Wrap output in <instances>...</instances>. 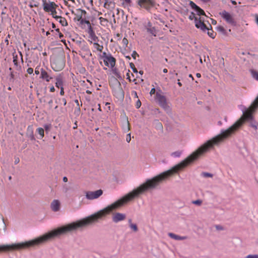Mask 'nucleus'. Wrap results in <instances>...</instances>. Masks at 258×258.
<instances>
[{
    "label": "nucleus",
    "mask_w": 258,
    "mask_h": 258,
    "mask_svg": "<svg viewBox=\"0 0 258 258\" xmlns=\"http://www.w3.org/2000/svg\"><path fill=\"white\" fill-rule=\"evenodd\" d=\"M141 105H142V103H141V101L139 99H138L136 104V108L138 109L139 108L141 107Z\"/></svg>",
    "instance_id": "42"
},
{
    "label": "nucleus",
    "mask_w": 258,
    "mask_h": 258,
    "mask_svg": "<svg viewBox=\"0 0 258 258\" xmlns=\"http://www.w3.org/2000/svg\"><path fill=\"white\" fill-rule=\"evenodd\" d=\"M201 175L203 177H206V178H207V177H213V174H211L210 173H208V172H202Z\"/></svg>",
    "instance_id": "33"
},
{
    "label": "nucleus",
    "mask_w": 258,
    "mask_h": 258,
    "mask_svg": "<svg viewBox=\"0 0 258 258\" xmlns=\"http://www.w3.org/2000/svg\"><path fill=\"white\" fill-rule=\"evenodd\" d=\"M20 251V242L0 245V252Z\"/></svg>",
    "instance_id": "5"
},
{
    "label": "nucleus",
    "mask_w": 258,
    "mask_h": 258,
    "mask_svg": "<svg viewBox=\"0 0 258 258\" xmlns=\"http://www.w3.org/2000/svg\"><path fill=\"white\" fill-rule=\"evenodd\" d=\"M251 73L253 78H254L257 81H258V72H257L255 70H252L251 71Z\"/></svg>",
    "instance_id": "32"
},
{
    "label": "nucleus",
    "mask_w": 258,
    "mask_h": 258,
    "mask_svg": "<svg viewBox=\"0 0 258 258\" xmlns=\"http://www.w3.org/2000/svg\"><path fill=\"white\" fill-rule=\"evenodd\" d=\"M220 15L228 23L231 24L233 26H236L237 23L232 15L225 10L220 13Z\"/></svg>",
    "instance_id": "9"
},
{
    "label": "nucleus",
    "mask_w": 258,
    "mask_h": 258,
    "mask_svg": "<svg viewBox=\"0 0 258 258\" xmlns=\"http://www.w3.org/2000/svg\"><path fill=\"white\" fill-rule=\"evenodd\" d=\"M117 83V86L113 89V95L118 100H123L124 97V92L122 88L121 84L117 79L114 78Z\"/></svg>",
    "instance_id": "4"
},
{
    "label": "nucleus",
    "mask_w": 258,
    "mask_h": 258,
    "mask_svg": "<svg viewBox=\"0 0 258 258\" xmlns=\"http://www.w3.org/2000/svg\"><path fill=\"white\" fill-rule=\"evenodd\" d=\"M124 2L127 4H130L131 3V0H124Z\"/></svg>",
    "instance_id": "62"
},
{
    "label": "nucleus",
    "mask_w": 258,
    "mask_h": 258,
    "mask_svg": "<svg viewBox=\"0 0 258 258\" xmlns=\"http://www.w3.org/2000/svg\"><path fill=\"white\" fill-rule=\"evenodd\" d=\"M130 66L131 68L133 70V71L134 73H138V70L136 68L135 64L133 62L130 63Z\"/></svg>",
    "instance_id": "37"
},
{
    "label": "nucleus",
    "mask_w": 258,
    "mask_h": 258,
    "mask_svg": "<svg viewBox=\"0 0 258 258\" xmlns=\"http://www.w3.org/2000/svg\"><path fill=\"white\" fill-rule=\"evenodd\" d=\"M243 122V119L241 117L228 129L222 131L221 134L207 141L179 163L151 179H147L139 186L134 189L110 205L98 211V219L120 208L134 199L139 198L141 195L146 191L156 188L163 181L178 173L180 171L183 170L188 165L198 159L200 156L203 155L210 149L213 148L215 145H218L220 143L234 135L242 125Z\"/></svg>",
    "instance_id": "1"
},
{
    "label": "nucleus",
    "mask_w": 258,
    "mask_h": 258,
    "mask_svg": "<svg viewBox=\"0 0 258 258\" xmlns=\"http://www.w3.org/2000/svg\"><path fill=\"white\" fill-rule=\"evenodd\" d=\"M122 42L125 46V47H127L128 41V40L126 38L124 37L123 38Z\"/></svg>",
    "instance_id": "40"
},
{
    "label": "nucleus",
    "mask_w": 258,
    "mask_h": 258,
    "mask_svg": "<svg viewBox=\"0 0 258 258\" xmlns=\"http://www.w3.org/2000/svg\"><path fill=\"white\" fill-rule=\"evenodd\" d=\"M63 67V63L62 62H61V65L59 67V69L61 70Z\"/></svg>",
    "instance_id": "63"
},
{
    "label": "nucleus",
    "mask_w": 258,
    "mask_h": 258,
    "mask_svg": "<svg viewBox=\"0 0 258 258\" xmlns=\"http://www.w3.org/2000/svg\"><path fill=\"white\" fill-rule=\"evenodd\" d=\"M20 162V159H19V158L18 157H15V161H14V163L15 164H17L18 163H19Z\"/></svg>",
    "instance_id": "51"
},
{
    "label": "nucleus",
    "mask_w": 258,
    "mask_h": 258,
    "mask_svg": "<svg viewBox=\"0 0 258 258\" xmlns=\"http://www.w3.org/2000/svg\"><path fill=\"white\" fill-rule=\"evenodd\" d=\"M43 6L45 12H51L52 17H54V13H56V8L57 7L54 2L47 3L45 0H43Z\"/></svg>",
    "instance_id": "8"
},
{
    "label": "nucleus",
    "mask_w": 258,
    "mask_h": 258,
    "mask_svg": "<svg viewBox=\"0 0 258 258\" xmlns=\"http://www.w3.org/2000/svg\"><path fill=\"white\" fill-rule=\"evenodd\" d=\"M86 198L88 200H93L97 198V191H87L86 193Z\"/></svg>",
    "instance_id": "17"
},
{
    "label": "nucleus",
    "mask_w": 258,
    "mask_h": 258,
    "mask_svg": "<svg viewBox=\"0 0 258 258\" xmlns=\"http://www.w3.org/2000/svg\"><path fill=\"white\" fill-rule=\"evenodd\" d=\"M252 106V103L248 109H247L243 114L245 119L249 121V126L253 128L255 130L257 129L258 122L253 119L252 112L254 111L257 108Z\"/></svg>",
    "instance_id": "2"
},
{
    "label": "nucleus",
    "mask_w": 258,
    "mask_h": 258,
    "mask_svg": "<svg viewBox=\"0 0 258 258\" xmlns=\"http://www.w3.org/2000/svg\"><path fill=\"white\" fill-rule=\"evenodd\" d=\"M103 194V190L101 189H98V198L100 197Z\"/></svg>",
    "instance_id": "49"
},
{
    "label": "nucleus",
    "mask_w": 258,
    "mask_h": 258,
    "mask_svg": "<svg viewBox=\"0 0 258 258\" xmlns=\"http://www.w3.org/2000/svg\"><path fill=\"white\" fill-rule=\"evenodd\" d=\"M129 125H130V123H129V122L128 121V119L127 118L126 120L124 122V124H123V130L124 131H125V130H127V131L130 130V126Z\"/></svg>",
    "instance_id": "30"
},
{
    "label": "nucleus",
    "mask_w": 258,
    "mask_h": 258,
    "mask_svg": "<svg viewBox=\"0 0 258 258\" xmlns=\"http://www.w3.org/2000/svg\"><path fill=\"white\" fill-rule=\"evenodd\" d=\"M153 125L155 128L158 130L160 131L161 133H163V127L162 123L159 121L158 119H155L153 122Z\"/></svg>",
    "instance_id": "15"
},
{
    "label": "nucleus",
    "mask_w": 258,
    "mask_h": 258,
    "mask_svg": "<svg viewBox=\"0 0 258 258\" xmlns=\"http://www.w3.org/2000/svg\"><path fill=\"white\" fill-rule=\"evenodd\" d=\"M55 91V88L53 86H52L50 88V91L51 92H53L54 91Z\"/></svg>",
    "instance_id": "59"
},
{
    "label": "nucleus",
    "mask_w": 258,
    "mask_h": 258,
    "mask_svg": "<svg viewBox=\"0 0 258 258\" xmlns=\"http://www.w3.org/2000/svg\"><path fill=\"white\" fill-rule=\"evenodd\" d=\"M187 1L189 3L188 5L191 8V9L196 12V14L197 15L199 16H206L205 11L202 8H201L199 6L196 4L194 2L190 0Z\"/></svg>",
    "instance_id": "11"
},
{
    "label": "nucleus",
    "mask_w": 258,
    "mask_h": 258,
    "mask_svg": "<svg viewBox=\"0 0 258 258\" xmlns=\"http://www.w3.org/2000/svg\"><path fill=\"white\" fill-rule=\"evenodd\" d=\"M35 73L36 74V75H38L39 74V70L37 68H36L35 69Z\"/></svg>",
    "instance_id": "58"
},
{
    "label": "nucleus",
    "mask_w": 258,
    "mask_h": 258,
    "mask_svg": "<svg viewBox=\"0 0 258 258\" xmlns=\"http://www.w3.org/2000/svg\"><path fill=\"white\" fill-rule=\"evenodd\" d=\"M137 4L141 8L150 12L151 8L155 6L156 2L155 0H138Z\"/></svg>",
    "instance_id": "7"
},
{
    "label": "nucleus",
    "mask_w": 258,
    "mask_h": 258,
    "mask_svg": "<svg viewBox=\"0 0 258 258\" xmlns=\"http://www.w3.org/2000/svg\"><path fill=\"white\" fill-rule=\"evenodd\" d=\"M215 228L217 230H224V227L220 225H215Z\"/></svg>",
    "instance_id": "43"
},
{
    "label": "nucleus",
    "mask_w": 258,
    "mask_h": 258,
    "mask_svg": "<svg viewBox=\"0 0 258 258\" xmlns=\"http://www.w3.org/2000/svg\"><path fill=\"white\" fill-rule=\"evenodd\" d=\"M192 203L196 205L201 206L202 204V201L201 200L198 199V200L192 201Z\"/></svg>",
    "instance_id": "36"
},
{
    "label": "nucleus",
    "mask_w": 258,
    "mask_h": 258,
    "mask_svg": "<svg viewBox=\"0 0 258 258\" xmlns=\"http://www.w3.org/2000/svg\"><path fill=\"white\" fill-rule=\"evenodd\" d=\"M216 30H217V31L218 32L221 33L222 34H223L224 35H227L226 30L222 26H218L216 27Z\"/></svg>",
    "instance_id": "24"
},
{
    "label": "nucleus",
    "mask_w": 258,
    "mask_h": 258,
    "mask_svg": "<svg viewBox=\"0 0 258 258\" xmlns=\"http://www.w3.org/2000/svg\"><path fill=\"white\" fill-rule=\"evenodd\" d=\"M105 2L104 7L107 9L114 8L115 7V3L113 0H105Z\"/></svg>",
    "instance_id": "18"
},
{
    "label": "nucleus",
    "mask_w": 258,
    "mask_h": 258,
    "mask_svg": "<svg viewBox=\"0 0 258 258\" xmlns=\"http://www.w3.org/2000/svg\"><path fill=\"white\" fill-rule=\"evenodd\" d=\"M37 132L40 136V139H42L44 136V131L42 127H39L37 129Z\"/></svg>",
    "instance_id": "28"
},
{
    "label": "nucleus",
    "mask_w": 258,
    "mask_h": 258,
    "mask_svg": "<svg viewBox=\"0 0 258 258\" xmlns=\"http://www.w3.org/2000/svg\"><path fill=\"white\" fill-rule=\"evenodd\" d=\"M195 26L197 28L200 29L202 32H206L209 30V28L204 23V19L202 17L195 19Z\"/></svg>",
    "instance_id": "10"
},
{
    "label": "nucleus",
    "mask_w": 258,
    "mask_h": 258,
    "mask_svg": "<svg viewBox=\"0 0 258 258\" xmlns=\"http://www.w3.org/2000/svg\"><path fill=\"white\" fill-rule=\"evenodd\" d=\"M107 56H108V53H106L105 52H103L102 53V54H99V57L98 58V59L99 61V63L101 66H103L102 59L104 58L105 57H107Z\"/></svg>",
    "instance_id": "26"
},
{
    "label": "nucleus",
    "mask_w": 258,
    "mask_h": 258,
    "mask_svg": "<svg viewBox=\"0 0 258 258\" xmlns=\"http://www.w3.org/2000/svg\"><path fill=\"white\" fill-rule=\"evenodd\" d=\"M102 60H106L110 63V68H113L116 63V59L110 54L108 53V56L105 57Z\"/></svg>",
    "instance_id": "13"
},
{
    "label": "nucleus",
    "mask_w": 258,
    "mask_h": 258,
    "mask_svg": "<svg viewBox=\"0 0 258 258\" xmlns=\"http://www.w3.org/2000/svg\"><path fill=\"white\" fill-rule=\"evenodd\" d=\"M210 28H209V30H207V34L208 35V36L209 37H210L211 38L214 39L216 37V33L215 32L213 29H212V26L210 24Z\"/></svg>",
    "instance_id": "22"
},
{
    "label": "nucleus",
    "mask_w": 258,
    "mask_h": 258,
    "mask_svg": "<svg viewBox=\"0 0 258 258\" xmlns=\"http://www.w3.org/2000/svg\"><path fill=\"white\" fill-rule=\"evenodd\" d=\"M60 203L57 200H53L50 205L51 210L54 212L58 211L60 209Z\"/></svg>",
    "instance_id": "14"
},
{
    "label": "nucleus",
    "mask_w": 258,
    "mask_h": 258,
    "mask_svg": "<svg viewBox=\"0 0 258 258\" xmlns=\"http://www.w3.org/2000/svg\"><path fill=\"white\" fill-rule=\"evenodd\" d=\"M98 19L100 20V23L102 26H106L108 24V20L106 19L103 18L102 17H99Z\"/></svg>",
    "instance_id": "27"
},
{
    "label": "nucleus",
    "mask_w": 258,
    "mask_h": 258,
    "mask_svg": "<svg viewBox=\"0 0 258 258\" xmlns=\"http://www.w3.org/2000/svg\"><path fill=\"white\" fill-rule=\"evenodd\" d=\"M168 235L170 238L176 240H182L187 238V236H181L173 233H168Z\"/></svg>",
    "instance_id": "16"
},
{
    "label": "nucleus",
    "mask_w": 258,
    "mask_h": 258,
    "mask_svg": "<svg viewBox=\"0 0 258 258\" xmlns=\"http://www.w3.org/2000/svg\"><path fill=\"white\" fill-rule=\"evenodd\" d=\"M252 106H254L255 108L258 107V96L252 102Z\"/></svg>",
    "instance_id": "38"
},
{
    "label": "nucleus",
    "mask_w": 258,
    "mask_h": 258,
    "mask_svg": "<svg viewBox=\"0 0 258 258\" xmlns=\"http://www.w3.org/2000/svg\"><path fill=\"white\" fill-rule=\"evenodd\" d=\"M163 72L164 73H167L168 72V70L167 69H164Z\"/></svg>",
    "instance_id": "64"
},
{
    "label": "nucleus",
    "mask_w": 258,
    "mask_h": 258,
    "mask_svg": "<svg viewBox=\"0 0 258 258\" xmlns=\"http://www.w3.org/2000/svg\"><path fill=\"white\" fill-rule=\"evenodd\" d=\"M44 127L45 130L46 132H48V131H49L50 128H51V125L50 124H45L44 125Z\"/></svg>",
    "instance_id": "41"
},
{
    "label": "nucleus",
    "mask_w": 258,
    "mask_h": 258,
    "mask_svg": "<svg viewBox=\"0 0 258 258\" xmlns=\"http://www.w3.org/2000/svg\"><path fill=\"white\" fill-rule=\"evenodd\" d=\"M180 80L179 79H177V84L179 87H181L182 86V83L180 82Z\"/></svg>",
    "instance_id": "55"
},
{
    "label": "nucleus",
    "mask_w": 258,
    "mask_h": 258,
    "mask_svg": "<svg viewBox=\"0 0 258 258\" xmlns=\"http://www.w3.org/2000/svg\"><path fill=\"white\" fill-rule=\"evenodd\" d=\"M244 258H258V254H249Z\"/></svg>",
    "instance_id": "39"
},
{
    "label": "nucleus",
    "mask_w": 258,
    "mask_h": 258,
    "mask_svg": "<svg viewBox=\"0 0 258 258\" xmlns=\"http://www.w3.org/2000/svg\"><path fill=\"white\" fill-rule=\"evenodd\" d=\"M85 23L88 25L89 27L88 29V40L90 42L91 44H92L95 48H97V41H96V37L95 35V33L93 31V26H95L93 23H92V26L91 25L90 22L89 21H85Z\"/></svg>",
    "instance_id": "3"
},
{
    "label": "nucleus",
    "mask_w": 258,
    "mask_h": 258,
    "mask_svg": "<svg viewBox=\"0 0 258 258\" xmlns=\"http://www.w3.org/2000/svg\"><path fill=\"white\" fill-rule=\"evenodd\" d=\"M147 31L148 33L152 34L154 36H156L157 31L155 27H152V28H149L147 29Z\"/></svg>",
    "instance_id": "23"
},
{
    "label": "nucleus",
    "mask_w": 258,
    "mask_h": 258,
    "mask_svg": "<svg viewBox=\"0 0 258 258\" xmlns=\"http://www.w3.org/2000/svg\"><path fill=\"white\" fill-rule=\"evenodd\" d=\"M41 78L45 80L47 82H49L52 78L50 77L48 73L44 70L42 69L41 72Z\"/></svg>",
    "instance_id": "19"
},
{
    "label": "nucleus",
    "mask_w": 258,
    "mask_h": 258,
    "mask_svg": "<svg viewBox=\"0 0 258 258\" xmlns=\"http://www.w3.org/2000/svg\"><path fill=\"white\" fill-rule=\"evenodd\" d=\"M63 181L64 182H67L68 181V178L66 176L63 177Z\"/></svg>",
    "instance_id": "61"
},
{
    "label": "nucleus",
    "mask_w": 258,
    "mask_h": 258,
    "mask_svg": "<svg viewBox=\"0 0 258 258\" xmlns=\"http://www.w3.org/2000/svg\"><path fill=\"white\" fill-rule=\"evenodd\" d=\"M60 94L61 95H64V91H63V87H61V88H60Z\"/></svg>",
    "instance_id": "56"
},
{
    "label": "nucleus",
    "mask_w": 258,
    "mask_h": 258,
    "mask_svg": "<svg viewBox=\"0 0 258 258\" xmlns=\"http://www.w3.org/2000/svg\"><path fill=\"white\" fill-rule=\"evenodd\" d=\"M130 72V71L128 70V72L126 73V76H127V79H128L130 82H131L132 80H131L130 77V73H129Z\"/></svg>",
    "instance_id": "53"
},
{
    "label": "nucleus",
    "mask_w": 258,
    "mask_h": 258,
    "mask_svg": "<svg viewBox=\"0 0 258 258\" xmlns=\"http://www.w3.org/2000/svg\"><path fill=\"white\" fill-rule=\"evenodd\" d=\"M18 55L13 54V62L14 63V65L17 67H18Z\"/></svg>",
    "instance_id": "35"
},
{
    "label": "nucleus",
    "mask_w": 258,
    "mask_h": 258,
    "mask_svg": "<svg viewBox=\"0 0 258 258\" xmlns=\"http://www.w3.org/2000/svg\"><path fill=\"white\" fill-rule=\"evenodd\" d=\"M196 18H199L196 16V14L194 12H191L190 15L188 17V19L190 20H194V21L195 22Z\"/></svg>",
    "instance_id": "34"
},
{
    "label": "nucleus",
    "mask_w": 258,
    "mask_h": 258,
    "mask_svg": "<svg viewBox=\"0 0 258 258\" xmlns=\"http://www.w3.org/2000/svg\"><path fill=\"white\" fill-rule=\"evenodd\" d=\"M103 49L102 45H100L98 44V51H100L102 53V49Z\"/></svg>",
    "instance_id": "52"
},
{
    "label": "nucleus",
    "mask_w": 258,
    "mask_h": 258,
    "mask_svg": "<svg viewBox=\"0 0 258 258\" xmlns=\"http://www.w3.org/2000/svg\"><path fill=\"white\" fill-rule=\"evenodd\" d=\"M129 227L134 232H137L138 231V227L136 224L131 223V224L129 225Z\"/></svg>",
    "instance_id": "29"
},
{
    "label": "nucleus",
    "mask_w": 258,
    "mask_h": 258,
    "mask_svg": "<svg viewBox=\"0 0 258 258\" xmlns=\"http://www.w3.org/2000/svg\"><path fill=\"white\" fill-rule=\"evenodd\" d=\"M61 101L63 103L64 105H66L67 104V101H66V99L62 98L61 99Z\"/></svg>",
    "instance_id": "57"
},
{
    "label": "nucleus",
    "mask_w": 258,
    "mask_h": 258,
    "mask_svg": "<svg viewBox=\"0 0 258 258\" xmlns=\"http://www.w3.org/2000/svg\"><path fill=\"white\" fill-rule=\"evenodd\" d=\"M152 23L151 22H148L146 27L147 29V28H152Z\"/></svg>",
    "instance_id": "48"
},
{
    "label": "nucleus",
    "mask_w": 258,
    "mask_h": 258,
    "mask_svg": "<svg viewBox=\"0 0 258 258\" xmlns=\"http://www.w3.org/2000/svg\"><path fill=\"white\" fill-rule=\"evenodd\" d=\"M76 19L78 20V21H80L81 20V22L82 23L83 22V20L82 19V16H77Z\"/></svg>",
    "instance_id": "54"
},
{
    "label": "nucleus",
    "mask_w": 258,
    "mask_h": 258,
    "mask_svg": "<svg viewBox=\"0 0 258 258\" xmlns=\"http://www.w3.org/2000/svg\"><path fill=\"white\" fill-rule=\"evenodd\" d=\"M55 86L58 88L63 87L62 81L61 78L58 77L56 79Z\"/></svg>",
    "instance_id": "25"
},
{
    "label": "nucleus",
    "mask_w": 258,
    "mask_h": 258,
    "mask_svg": "<svg viewBox=\"0 0 258 258\" xmlns=\"http://www.w3.org/2000/svg\"><path fill=\"white\" fill-rule=\"evenodd\" d=\"M102 62H104L105 66L110 67V63L109 62H108L106 60H102Z\"/></svg>",
    "instance_id": "47"
},
{
    "label": "nucleus",
    "mask_w": 258,
    "mask_h": 258,
    "mask_svg": "<svg viewBox=\"0 0 258 258\" xmlns=\"http://www.w3.org/2000/svg\"><path fill=\"white\" fill-rule=\"evenodd\" d=\"M27 72L28 74H32L33 73V69L31 68H29L27 69Z\"/></svg>",
    "instance_id": "46"
},
{
    "label": "nucleus",
    "mask_w": 258,
    "mask_h": 258,
    "mask_svg": "<svg viewBox=\"0 0 258 258\" xmlns=\"http://www.w3.org/2000/svg\"><path fill=\"white\" fill-rule=\"evenodd\" d=\"M156 92V89L155 88H153L151 89L150 94L152 95L153 94H154Z\"/></svg>",
    "instance_id": "50"
},
{
    "label": "nucleus",
    "mask_w": 258,
    "mask_h": 258,
    "mask_svg": "<svg viewBox=\"0 0 258 258\" xmlns=\"http://www.w3.org/2000/svg\"><path fill=\"white\" fill-rule=\"evenodd\" d=\"M131 140V133H129L127 134L126 137V141L127 143H130Z\"/></svg>",
    "instance_id": "44"
},
{
    "label": "nucleus",
    "mask_w": 258,
    "mask_h": 258,
    "mask_svg": "<svg viewBox=\"0 0 258 258\" xmlns=\"http://www.w3.org/2000/svg\"><path fill=\"white\" fill-rule=\"evenodd\" d=\"M112 73L119 80H122V77L119 72L118 68L116 67L111 68Z\"/></svg>",
    "instance_id": "21"
},
{
    "label": "nucleus",
    "mask_w": 258,
    "mask_h": 258,
    "mask_svg": "<svg viewBox=\"0 0 258 258\" xmlns=\"http://www.w3.org/2000/svg\"><path fill=\"white\" fill-rule=\"evenodd\" d=\"M126 218L124 214L120 213H116L112 217V221L115 223H117L119 221L124 220Z\"/></svg>",
    "instance_id": "12"
},
{
    "label": "nucleus",
    "mask_w": 258,
    "mask_h": 258,
    "mask_svg": "<svg viewBox=\"0 0 258 258\" xmlns=\"http://www.w3.org/2000/svg\"><path fill=\"white\" fill-rule=\"evenodd\" d=\"M161 90L159 89L156 93L155 99L158 102L159 105L165 110H168L169 109V106L167 103V99L165 96L161 95L159 92H161Z\"/></svg>",
    "instance_id": "6"
},
{
    "label": "nucleus",
    "mask_w": 258,
    "mask_h": 258,
    "mask_svg": "<svg viewBox=\"0 0 258 258\" xmlns=\"http://www.w3.org/2000/svg\"><path fill=\"white\" fill-rule=\"evenodd\" d=\"M56 20H59V22L62 25V26H66L68 25V22L66 19V18L62 17L61 16H54L53 17Z\"/></svg>",
    "instance_id": "20"
},
{
    "label": "nucleus",
    "mask_w": 258,
    "mask_h": 258,
    "mask_svg": "<svg viewBox=\"0 0 258 258\" xmlns=\"http://www.w3.org/2000/svg\"><path fill=\"white\" fill-rule=\"evenodd\" d=\"M136 56H139V54L137 53V52L135 50H134V51H133V53H132V56L133 57V58H134V59H136Z\"/></svg>",
    "instance_id": "45"
},
{
    "label": "nucleus",
    "mask_w": 258,
    "mask_h": 258,
    "mask_svg": "<svg viewBox=\"0 0 258 258\" xmlns=\"http://www.w3.org/2000/svg\"><path fill=\"white\" fill-rule=\"evenodd\" d=\"M212 23L213 25H216L217 23V21L215 20L212 19Z\"/></svg>",
    "instance_id": "60"
},
{
    "label": "nucleus",
    "mask_w": 258,
    "mask_h": 258,
    "mask_svg": "<svg viewBox=\"0 0 258 258\" xmlns=\"http://www.w3.org/2000/svg\"><path fill=\"white\" fill-rule=\"evenodd\" d=\"M182 153L181 151H177L171 153V156L174 157H179Z\"/></svg>",
    "instance_id": "31"
}]
</instances>
